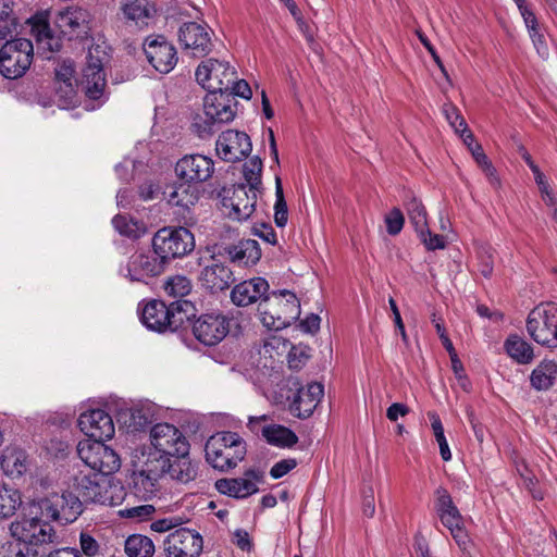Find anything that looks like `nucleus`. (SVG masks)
<instances>
[{
    "label": "nucleus",
    "mask_w": 557,
    "mask_h": 557,
    "mask_svg": "<svg viewBox=\"0 0 557 557\" xmlns=\"http://www.w3.org/2000/svg\"><path fill=\"white\" fill-rule=\"evenodd\" d=\"M206 460L214 469L227 472L244 460L247 454L244 438L230 431L211 435L205 446Z\"/></svg>",
    "instance_id": "obj_1"
},
{
    "label": "nucleus",
    "mask_w": 557,
    "mask_h": 557,
    "mask_svg": "<svg viewBox=\"0 0 557 557\" xmlns=\"http://www.w3.org/2000/svg\"><path fill=\"white\" fill-rule=\"evenodd\" d=\"M261 323L268 330H283L300 315V302L289 290L272 292L258 305Z\"/></svg>",
    "instance_id": "obj_2"
},
{
    "label": "nucleus",
    "mask_w": 557,
    "mask_h": 557,
    "mask_svg": "<svg viewBox=\"0 0 557 557\" xmlns=\"http://www.w3.org/2000/svg\"><path fill=\"white\" fill-rule=\"evenodd\" d=\"M191 308V302L187 300L178 299L166 306L163 301L153 299L144 306L140 319L151 331L174 332L188 320V312Z\"/></svg>",
    "instance_id": "obj_3"
},
{
    "label": "nucleus",
    "mask_w": 557,
    "mask_h": 557,
    "mask_svg": "<svg viewBox=\"0 0 557 557\" xmlns=\"http://www.w3.org/2000/svg\"><path fill=\"white\" fill-rule=\"evenodd\" d=\"M74 488L82 504L117 506L125 497L124 487L120 483H113L108 476L98 473L76 476Z\"/></svg>",
    "instance_id": "obj_4"
},
{
    "label": "nucleus",
    "mask_w": 557,
    "mask_h": 557,
    "mask_svg": "<svg viewBox=\"0 0 557 557\" xmlns=\"http://www.w3.org/2000/svg\"><path fill=\"white\" fill-rule=\"evenodd\" d=\"M235 116L233 104L223 95H207L203 109L193 120V128L200 138H207L218 131L221 124L231 122Z\"/></svg>",
    "instance_id": "obj_5"
},
{
    "label": "nucleus",
    "mask_w": 557,
    "mask_h": 557,
    "mask_svg": "<svg viewBox=\"0 0 557 557\" xmlns=\"http://www.w3.org/2000/svg\"><path fill=\"white\" fill-rule=\"evenodd\" d=\"M34 58V46L29 39L7 40L0 49V73L9 79L22 77Z\"/></svg>",
    "instance_id": "obj_6"
},
{
    "label": "nucleus",
    "mask_w": 557,
    "mask_h": 557,
    "mask_svg": "<svg viewBox=\"0 0 557 557\" xmlns=\"http://www.w3.org/2000/svg\"><path fill=\"white\" fill-rule=\"evenodd\" d=\"M527 330L537 344L557 347V304L544 302L533 308L527 319Z\"/></svg>",
    "instance_id": "obj_7"
},
{
    "label": "nucleus",
    "mask_w": 557,
    "mask_h": 557,
    "mask_svg": "<svg viewBox=\"0 0 557 557\" xmlns=\"http://www.w3.org/2000/svg\"><path fill=\"white\" fill-rule=\"evenodd\" d=\"M152 247L166 264L171 259L191 252L195 248V239L186 227H163L153 235Z\"/></svg>",
    "instance_id": "obj_8"
},
{
    "label": "nucleus",
    "mask_w": 557,
    "mask_h": 557,
    "mask_svg": "<svg viewBox=\"0 0 557 557\" xmlns=\"http://www.w3.org/2000/svg\"><path fill=\"white\" fill-rule=\"evenodd\" d=\"M435 510L442 524L449 530L458 547L462 552L468 550L470 537L465 528L463 517L449 492L442 486L435 491Z\"/></svg>",
    "instance_id": "obj_9"
},
{
    "label": "nucleus",
    "mask_w": 557,
    "mask_h": 557,
    "mask_svg": "<svg viewBox=\"0 0 557 557\" xmlns=\"http://www.w3.org/2000/svg\"><path fill=\"white\" fill-rule=\"evenodd\" d=\"M77 454L82 461L96 473L109 476L121 467L119 455L103 441H81L77 445Z\"/></svg>",
    "instance_id": "obj_10"
},
{
    "label": "nucleus",
    "mask_w": 557,
    "mask_h": 557,
    "mask_svg": "<svg viewBox=\"0 0 557 557\" xmlns=\"http://www.w3.org/2000/svg\"><path fill=\"white\" fill-rule=\"evenodd\" d=\"M164 269L165 262L153 249L134 252L126 264L120 267L119 273L129 282L147 284L150 278L161 275Z\"/></svg>",
    "instance_id": "obj_11"
},
{
    "label": "nucleus",
    "mask_w": 557,
    "mask_h": 557,
    "mask_svg": "<svg viewBox=\"0 0 557 557\" xmlns=\"http://www.w3.org/2000/svg\"><path fill=\"white\" fill-rule=\"evenodd\" d=\"M197 82L209 91L208 95H223L235 78V69L226 61L207 59L196 69Z\"/></svg>",
    "instance_id": "obj_12"
},
{
    "label": "nucleus",
    "mask_w": 557,
    "mask_h": 557,
    "mask_svg": "<svg viewBox=\"0 0 557 557\" xmlns=\"http://www.w3.org/2000/svg\"><path fill=\"white\" fill-rule=\"evenodd\" d=\"M9 530L14 540L24 542L34 548L41 544L51 543L55 535L49 522L41 521L35 515L13 521Z\"/></svg>",
    "instance_id": "obj_13"
},
{
    "label": "nucleus",
    "mask_w": 557,
    "mask_h": 557,
    "mask_svg": "<svg viewBox=\"0 0 557 557\" xmlns=\"http://www.w3.org/2000/svg\"><path fill=\"white\" fill-rule=\"evenodd\" d=\"M231 319L220 312L203 313L193 323V334L201 344L214 346L230 332Z\"/></svg>",
    "instance_id": "obj_14"
},
{
    "label": "nucleus",
    "mask_w": 557,
    "mask_h": 557,
    "mask_svg": "<svg viewBox=\"0 0 557 557\" xmlns=\"http://www.w3.org/2000/svg\"><path fill=\"white\" fill-rule=\"evenodd\" d=\"M143 49L148 62L161 74L170 73L177 63L176 49L163 35L146 37Z\"/></svg>",
    "instance_id": "obj_15"
},
{
    "label": "nucleus",
    "mask_w": 557,
    "mask_h": 557,
    "mask_svg": "<svg viewBox=\"0 0 557 557\" xmlns=\"http://www.w3.org/2000/svg\"><path fill=\"white\" fill-rule=\"evenodd\" d=\"M153 448L172 457H186L189 444L185 435L173 424L158 423L150 430Z\"/></svg>",
    "instance_id": "obj_16"
},
{
    "label": "nucleus",
    "mask_w": 557,
    "mask_h": 557,
    "mask_svg": "<svg viewBox=\"0 0 557 557\" xmlns=\"http://www.w3.org/2000/svg\"><path fill=\"white\" fill-rule=\"evenodd\" d=\"M213 32L208 25L196 22L184 23L178 30V40L184 49L189 50L196 58L209 54L213 49Z\"/></svg>",
    "instance_id": "obj_17"
},
{
    "label": "nucleus",
    "mask_w": 557,
    "mask_h": 557,
    "mask_svg": "<svg viewBox=\"0 0 557 557\" xmlns=\"http://www.w3.org/2000/svg\"><path fill=\"white\" fill-rule=\"evenodd\" d=\"M202 546L201 535L185 528L170 533L164 541V552L168 557H199Z\"/></svg>",
    "instance_id": "obj_18"
},
{
    "label": "nucleus",
    "mask_w": 557,
    "mask_h": 557,
    "mask_svg": "<svg viewBox=\"0 0 557 557\" xmlns=\"http://www.w3.org/2000/svg\"><path fill=\"white\" fill-rule=\"evenodd\" d=\"M175 172L181 181L199 186L212 176L214 163L211 158L203 154H189L177 161Z\"/></svg>",
    "instance_id": "obj_19"
},
{
    "label": "nucleus",
    "mask_w": 557,
    "mask_h": 557,
    "mask_svg": "<svg viewBox=\"0 0 557 557\" xmlns=\"http://www.w3.org/2000/svg\"><path fill=\"white\" fill-rule=\"evenodd\" d=\"M252 145L249 136L239 131L227 129L223 132L215 145L218 156L226 162H236L247 157Z\"/></svg>",
    "instance_id": "obj_20"
},
{
    "label": "nucleus",
    "mask_w": 557,
    "mask_h": 557,
    "mask_svg": "<svg viewBox=\"0 0 557 557\" xmlns=\"http://www.w3.org/2000/svg\"><path fill=\"white\" fill-rule=\"evenodd\" d=\"M78 426L90 441L110 440L115 432L112 417L102 409L83 412L78 418Z\"/></svg>",
    "instance_id": "obj_21"
},
{
    "label": "nucleus",
    "mask_w": 557,
    "mask_h": 557,
    "mask_svg": "<svg viewBox=\"0 0 557 557\" xmlns=\"http://www.w3.org/2000/svg\"><path fill=\"white\" fill-rule=\"evenodd\" d=\"M263 473L258 469L245 471L243 478L220 479L215 482L219 493L235 497L246 498L258 492L257 482L261 481Z\"/></svg>",
    "instance_id": "obj_22"
},
{
    "label": "nucleus",
    "mask_w": 557,
    "mask_h": 557,
    "mask_svg": "<svg viewBox=\"0 0 557 557\" xmlns=\"http://www.w3.org/2000/svg\"><path fill=\"white\" fill-rule=\"evenodd\" d=\"M262 191L238 184L233 187L232 196L225 199V206L231 207L230 216L237 221L249 219L256 210V205Z\"/></svg>",
    "instance_id": "obj_23"
},
{
    "label": "nucleus",
    "mask_w": 557,
    "mask_h": 557,
    "mask_svg": "<svg viewBox=\"0 0 557 557\" xmlns=\"http://www.w3.org/2000/svg\"><path fill=\"white\" fill-rule=\"evenodd\" d=\"M269 283L263 277H252L236 284L231 292V300L236 307H247L261 302L269 295Z\"/></svg>",
    "instance_id": "obj_24"
},
{
    "label": "nucleus",
    "mask_w": 557,
    "mask_h": 557,
    "mask_svg": "<svg viewBox=\"0 0 557 557\" xmlns=\"http://www.w3.org/2000/svg\"><path fill=\"white\" fill-rule=\"evenodd\" d=\"M323 394L324 387L318 382L299 388L289 405L290 412L300 419L309 418L321 401Z\"/></svg>",
    "instance_id": "obj_25"
},
{
    "label": "nucleus",
    "mask_w": 557,
    "mask_h": 557,
    "mask_svg": "<svg viewBox=\"0 0 557 557\" xmlns=\"http://www.w3.org/2000/svg\"><path fill=\"white\" fill-rule=\"evenodd\" d=\"M122 11L126 20L140 30L152 26L158 13L154 0H125Z\"/></svg>",
    "instance_id": "obj_26"
},
{
    "label": "nucleus",
    "mask_w": 557,
    "mask_h": 557,
    "mask_svg": "<svg viewBox=\"0 0 557 557\" xmlns=\"http://www.w3.org/2000/svg\"><path fill=\"white\" fill-rule=\"evenodd\" d=\"M199 281L202 287L216 293L228 288L234 282V275L227 265L213 259L211 264L201 270Z\"/></svg>",
    "instance_id": "obj_27"
},
{
    "label": "nucleus",
    "mask_w": 557,
    "mask_h": 557,
    "mask_svg": "<svg viewBox=\"0 0 557 557\" xmlns=\"http://www.w3.org/2000/svg\"><path fill=\"white\" fill-rule=\"evenodd\" d=\"M86 11L79 7L71 5L60 9L54 14V24L58 29L69 39L78 35L86 23Z\"/></svg>",
    "instance_id": "obj_28"
},
{
    "label": "nucleus",
    "mask_w": 557,
    "mask_h": 557,
    "mask_svg": "<svg viewBox=\"0 0 557 557\" xmlns=\"http://www.w3.org/2000/svg\"><path fill=\"white\" fill-rule=\"evenodd\" d=\"M50 13L48 11H39L27 20L30 25V30L35 36L38 44L45 45L51 52L59 51L61 44L58 38L52 34L49 26Z\"/></svg>",
    "instance_id": "obj_29"
},
{
    "label": "nucleus",
    "mask_w": 557,
    "mask_h": 557,
    "mask_svg": "<svg viewBox=\"0 0 557 557\" xmlns=\"http://www.w3.org/2000/svg\"><path fill=\"white\" fill-rule=\"evenodd\" d=\"M199 186L186 181L175 183L168 186L164 195L168 202L172 206L188 209L194 206L199 199Z\"/></svg>",
    "instance_id": "obj_30"
},
{
    "label": "nucleus",
    "mask_w": 557,
    "mask_h": 557,
    "mask_svg": "<svg viewBox=\"0 0 557 557\" xmlns=\"http://www.w3.org/2000/svg\"><path fill=\"white\" fill-rule=\"evenodd\" d=\"M145 460L143 461L140 474L146 475L149 480H157L158 478L166 474L171 468L170 455L159 451L156 448H150L147 454H144Z\"/></svg>",
    "instance_id": "obj_31"
},
{
    "label": "nucleus",
    "mask_w": 557,
    "mask_h": 557,
    "mask_svg": "<svg viewBox=\"0 0 557 557\" xmlns=\"http://www.w3.org/2000/svg\"><path fill=\"white\" fill-rule=\"evenodd\" d=\"M227 253L233 262L251 265L259 261L261 249L257 240L243 239L238 244L228 247Z\"/></svg>",
    "instance_id": "obj_32"
},
{
    "label": "nucleus",
    "mask_w": 557,
    "mask_h": 557,
    "mask_svg": "<svg viewBox=\"0 0 557 557\" xmlns=\"http://www.w3.org/2000/svg\"><path fill=\"white\" fill-rule=\"evenodd\" d=\"M62 496L54 493L47 497L34 500L29 506V515L38 516L41 521H59V509L58 506L62 505Z\"/></svg>",
    "instance_id": "obj_33"
},
{
    "label": "nucleus",
    "mask_w": 557,
    "mask_h": 557,
    "mask_svg": "<svg viewBox=\"0 0 557 557\" xmlns=\"http://www.w3.org/2000/svg\"><path fill=\"white\" fill-rule=\"evenodd\" d=\"M557 380V362L553 360L541 361L531 372L530 383L536 391L549 389Z\"/></svg>",
    "instance_id": "obj_34"
},
{
    "label": "nucleus",
    "mask_w": 557,
    "mask_h": 557,
    "mask_svg": "<svg viewBox=\"0 0 557 557\" xmlns=\"http://www.w3.org/2000/svg\"><path fill=\"white\" fill-rule=\"evenodd\" d=\"M504 349L507 355L519 364H529L534 359V351L531 344L519 335H509L505 343Z\"/></svg>",
    "instance_id": "obj_35"
},
{
    "label": "nucleus",
    "mask_w": 557,
    "mask_h": 557,
    "mask_svg": "<svg viewBox=\"0 0 557 557\" xmlns=\"http://www.w3.org/2000/svg\"><path fill=\"white\" fill-rule=\"evenodd\" d=\"M261 433L269 444L278 447H292L298 442L297 435L290 429L280 424L265 425Z\"/></svg>",
    "instance_id": "obj_36"
},
{
    "label": "nucleus",
    "mask_w": 557,
    "mask_h": 557,
    "mask_svg": "<svg viewBox=\"0 0 557 557\" xmlns=\"http://www.w3.org/2000/svg\"><path fill=\"white\" fill-rule=\"evenodd\" d=\"M1 467L9 476H20L27 470V458L23 450L8 449L1 456Z\"/></svg>",
    "instance_id": "obj_37"
},
{
    "label": "nucleus",
    "mask_w": 557,
    "mask_h": 557,
    "mask_svg": "<svg viewBox=\"0 0 557 557\" xmlns=\"http://www.w3.org/2000/svg\"><path fill=\"white\" fill-rule=\"evenodd\" d=\"M59 496H62L64 502L61 506H58L60 523L67 524L74 522L83 512V504L79 496L70 492L59 494Z\"/></svg>",
    "instance_id": "obj_38"
},
{
    "label": "nucleus",
    "mask_w": 557,
    "mask_h": 557,
    "mask_svg": "<svg viewBox=\"0 0 557 557\" xmlns=\"http://www.w3.org/2000/svg\"><path fill=\"white\" fill-rule=\"evenodd\" d=\"M124 549L128 557H152L154 544L146 535L133 534L126 539Z\"/></svg>",
    "instance_id": "obj_39"
},
{
    "label": "nucleus",
    "mask_w": 557,
    "mask_h": 557,
    "mask_svg": "<svg viewBox=\"0 0 557 557\" xmlns=\"http://www.w3.org/2000/svg\"><path fill=\"white\" fill-rule=\"evenodd\" d=\"M22 505L20 491L7 485L0 486V519H8L15 515Z\"/></svg>",
    "instance_id": "obj_40"
},
{
    "label": "nucleus",
    "mask_w": 557,
    "mask_h": 557,
    "mask_svg": "<svg viewBox=\"0 0 557 557\" xmlns=\"http://www.w3.org/2000/svg\"><path fill=\"white\" fill-rule=\"evenodd\" d=\"M177 458L178 459L173 462L171 461V468L168 471L170 478L182 484L194 481L197 476L195 465H193L190 460L185 459V457Z\"/></svg>",
    "instance_id": "obj_41"
},
{
    "label": "nucleus",
    "mask_w": 557,
    "mask_h": 557,
    "mask_svg": "<svg viewBox=\"0 0 557 557\" xmlns=\"http://www.w3.org/2000/svg\"><path fill=\"white\" fill-rule=\"evenodd\" d=\"M83 83L85 84L87 96L90 99H99L106 87V74L103 70H84Z\"/></svg>",
    "instance_id": "obj_42"
},
{
    "label": "nucleus",
    "mask_w": 557,
    "mask_h": 557,
    "mask_svg": "<svg viewBox=\"0 0 557 557\" xmlns=\"http://www.w3.org/2000/svg\"><path fill=\"white\" fill-rule=\"evenodd\" d=\"M262 161L259 157H253L243 165L244 183L247 187L262 191Z\"/></svg>",
    "instance_id": "obj_43"
},
{
    "label": "nucleus",
    "mask_w": 557,
    "mask_h": 557,
    "mask_svg": "<svg viewBox=\"0 0 557 557\" xmlns=\"http://www.w3.org/2000/svg\"><path fill=\"white\" fill-rule=\"evenodd\" d=\"M405 208L409 218V221L413 225L416 232L424 230L428 226V213L423 203L416 197H411L405 203Z\"/></svg>",
    "instance_id": "obj_44"
},
{
    "label": "nucleus",
    "mask_w": 557,
    "mask_h": 557,
    "mask_svg": "<svg viewBox=\"0 0 557 557\" xmlns=\"http://www.w3.org/2000/svg\"><path fill=\"white\" fill-rule=\"evenodd\" d=\"M38 550L24 542L8 541L0 545V557H37Z\"/></svg>",
    "instance_id": "obj_45"
},
{
    "label": "nucleus",
    "mask_w": 557,
    "mask_h": 557,
    "mask_svg": "<svg viewBox=\"0 0 557 557\" xmlns=\"http://www.w3.org/2000/svg\"><path fill=\"white\" fill-rule=\"evenodd\" d=\"M112 224L121 235L129 238H138L143 232L141 225L127 215L116 214Z\"/></svg>",
    "instance_id": "obj_46"
},
{
    "label": "nucleus",
    "mask_w": 557,
    "mask_h": 557,
    "mask_svg": "<svg viewBox=\"0 0 557 557\" xmlns=\"http://www.w3.org/2000/svg\"><path fill=\"white\" fill-rule=\"evenodd\" d=\"M164 290L169 296L174 298H183L190 293L191 283L184 275H175L165 282Z\"/></svg>",
    "instance_id": "obj_47"
},
{
    "label": "nucleus",
    "mask_w": 557,
    "mask_h": 557,
    "mask_svg": "<svg viewBox=\"0 0 557 557\" xmlns=\"http://www.w3.org/2000/svg\"><path fill=\"white\" fill-rule=\"evenodd\" d=\"M443 113L457 134L461 137V134L469 132L465 119L461 116L460 111L453 103H446L443 107Z\"/></svg>",
    "instance_id": "obj_48"
},
{
    "label": "nucleus",
    "mask_w": 557,
    "mask_h": 557,
    "mask_svg": "<svg viewBox=\"0 0 557 557\" xmlns=\"http://www.w3.org/2000/svg\"><path fill=\"white\" fill-rule=\"evenodd\" d=\"M238 96L244 99H250L252 96L251 88L248 83L244 79H238L237 73L235 72L234 82H232L231 86L225 89L224 97L232 104L233 99L231 97Z\"/></svg>",
    "instance_id": "obj_49"
},
{
    "label": "nucleus",
    "mask_w": 557,
    "mask_h": 557,
    "mask_svg": "<svg viewBox=\"0 0 557 557\" xmlns=\"http://www.w3.org/2000/svg\"><path fill=\"white\" fill-rule=\"evenodd\" d=\"M417 233L428 250L444 249L446 246L444 236L433 234L430 231L429 225L425 226L424 230H419Z\"/></svg>",
    "instance_id": "obj_50"
},
{
    "label": "nucleus",
    "mask_w": 557,
    "mask_h": 557,
    "mask_svg": "<svg viewBox=\"0 0 557 557\" xmlns=\"http://www.w3.org/2000/svg\"><path fill=\"white\" fill-rule=\"evenodd\" d=\"M386 231L389 235H398L405 224V216L399 208H393L385 216Z\"/></svg>",
    "instance_id": "obj_51"
},
{
    "label": "nucleus",
    "mask_w": 557,
    "mask_h": 557,
    "mask_svg": "<svg viewBox=\"0 0 557 557\" xmlns=\"http://www.w3.org/2000/svg\"><path fill=\"white\" fill-rule=\"evenodd\" d=\"M107 61L106 50L99 46H92L88 50L87 63L84 70L98 71L103 70V64Z\"/></svg>",
    "instance_id": "obj_52"
},
{
    "label": "nucleus",
    "mask_w": 557,
    "mask_h": 557,
    "mask_svg": "<svg viewBox=\"0 0 557 557\" xmlns=\"http://www.w3.org/2000/svg\"><path fill=\"white\" fill-rule=\"evenodd\" d=\"M461 138H462L465 145L470 150V152H471L472 157L474 158V160L476 161L478 165L480 163L485 164V161L488 158L484 153L482 146L475 141L472 132L469 131V132H466L465 134H461Z\"/></svg>",
    "instance_id": "obj_53"
},
{
    "label": "nucleus",
    "mask_w": 557,
    "mask_h": 557,
    "mask_svg": "<svg viewBox=\"0 0 557 557\" xmlns=\"http://www.w3.org/2000/svg\"><path fill=\"white\" fill-rule=\"evenodd\" d=\"M154 511L151 505H140L136 507L125 508L120 510V515L124 518L136 519L138 521L149 518Z\"/></svg>",
    "instance_id": "obj_54"
},
{
    "label": "nucleus",
    "mask_w": 557,
    "mask_h": 557,
    "mask_svg": "<svg viewBox=\"0 0 557 557\" xmlns=\"http://www.w3.org/2000/svg\"><path fill=\"white\" fill-rule=\"evenodd\" d=\"M297 466V461L293 458L283 459L273 465L270 475L273 479H280L292 471Z\"/></svg>",
    "instance_id": "obj_55"
},
{
    "label": "nucleus",
    "mask_w": 557,
    "mask_h": 557,
    "mask_svg": "<svg viewBox=\"0 0 557 557\" xmlns=\"http://www.w3.org/2000/svg\"><path fill=\"white\" fill-rule=\"evenodd\" d=\"M74 67L71 61L62 62L55 70V77L58 81L63 82L67 88L72 90V78Z\"/></svg>",
    "instance_id": "obj_56"
},
{
    "label": "nucleus",
    "mask_w": 557,
    "mask_h": 557,
    "mask_svg": "<svg viewBox=\"0 0 557 557\" xmlns=\"http://www.w3.org/2000/svg\"><path fill=\"white\" fill-rule=\"evenodd\" d=\"M79 545L82 552L87 557H95L99 553V544L98 542L87 533H81L79 536Z\"/></svg>",
    "instance_id": "obj_57"
},
{
    "label": "nucleus",
    "mask_w": 557,
    "mask_h": 557,
    "mask_svg": "<svg viewBox=\"0 0 557 557\" xmlns=\"http://www.w3.org/2000/svg\"><path fill=\"white\" fill-rule=\"evenodd\" d=\"M529 36L540 57L546 59L549 54L548 47L545 41L544 35L540 32V28L529 30Z\"/></svg>",
    "instance_id": "obj_58"
},
{
    "label": "nucleus",
    "mask_w": 557,
    "mask_h": 557,
    "mask_svg": "<svg viewBox=\"0 0 557 557\" xmlns=\"http://www.w3.org/2000/svg\"><path fill=\"white\" fill-rule=\"evenodd\" d=\"M128 416L129 426H132L134 431L140 430L148 424V417L143 409L132 408L128 410Z\"/></svg>",
    "instance_id": "obj_59"
},
{
    "label": "nucleus",
    "mask_w": 557,
    "mask_h": 557,
    "mask_svg": "<svg viewBox=\"0 0 557 557\" xmlns=\"http://www.w3.org/2000/svg\"><path fill=\"white\" fill-rule=\"evenodd\" d=\"M17 23L15 18H7L4 22H0V42L7 40H14L13 35L16 33Z\"/></svg>",
    "instance_id": "obj_60"
},
{
    "label": "nucleus",
    "mask_w": 557,
    "mask_h": 557,
    "mask_svg": "<svg viewBox=\"0 0 557 557\" xmlns=\"http://www.w3.org/2000/svg\"><path fill=\"white\" fill-rule=\"evenodd\" d=\"M388 304H389L391 310H392L393 315H394L395 326L399 331V333L401 335V339L404 341V343L407 344L408 343V336L406 334L405 325H404V322H403L399 309H398V307L396 305V301L394 300V298H389Z\"/></svg>",
    "instance_id": "obj_61"
},
{
    "label": "nucleus",
    "mask_w": 557,
    "mask_h": 557,
    "mask_svg": "<svg viewBox=\"0 0 557 557\" xmlns=\"http://www.w3.org/2000/svg\"><path fill=\"white\" fill-rule=\"evenodd\" d=\"M418 36H419V39H420L421 44L426 48V50L432 55L434 62L440 67L441 72L444 74L445 77H448L447 71H446V69H445V66H444L440 55L437 54L435 48L430 42V40L426 38L425 35H423L421 33H418Z\"/></svg>",
    "instance_id": "obj_62"
},
{
    "label": "nucleus",
    "mask_w": 557,
    "mask_h": 557,
    "mask_svg": "<svg viewBox=\"0 0 557 557\" xmlns=\"http://www.w3.org/2000/svg\"><path fill=\"white\" fill-rule=\"evenodd\" d=\"M255 235L262 238L265 243L274 245L276 243V234L271 225L262 224L260 227L253 228Z\"/></svg>",
    "instance_id": "obj_63"
},
{
    "label": "nucleus",
    "mask_w": 557,
    "mask_h": 557,
    "mask_svg": "<svg viewBox=\"0 0 557 557\" xmlns=\"http://www.w3.org/2000/svg\"><path fill=\"white\" fill-rule=\"evenodd\" d=\"M409 408L400 403L392 404L386 410V417L389 421H396L398 417H404L408 414Z\"/></svg>",
    "instance_id": "obj_64"
}]
</instances>
